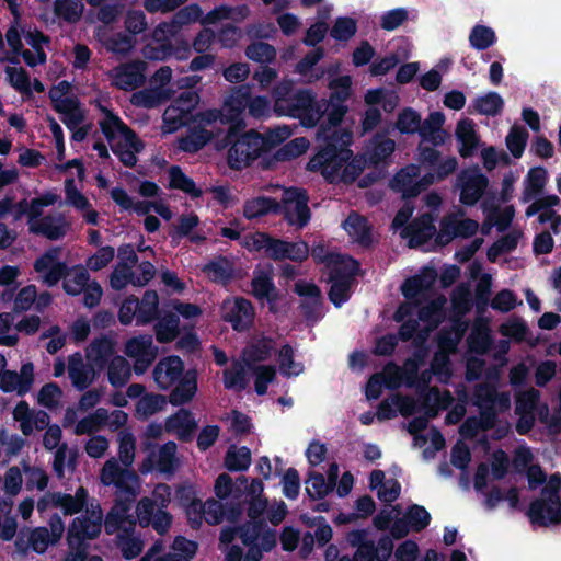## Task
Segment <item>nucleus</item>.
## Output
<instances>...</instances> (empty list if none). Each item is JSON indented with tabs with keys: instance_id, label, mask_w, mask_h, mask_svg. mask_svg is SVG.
<instances>
[{
	"instance_id": "obj_1",
	"label": "nucleus",
	"mask_w": 561,
	"mask_h": 561,
	"mask_svg": "<svg viewBox=\"0 0 561 561\" xmlns=\"http://www.w3.org/2000/svg\"><path fill=\"white\" fill-rule=\"evenodd\" d=\"M319 112L323 118L317 125L319 150L307 163V170L319 171L330 184H352L364 171V162L350 149L353 131L341 127L348 107L320 101Z\"/></svg>"
},
{
	"instance_id": "obj_2",
	"label": "nucleus",
	"mask_w": 561,
	"mask_h": 561,
	"mask_svg": "<svg viewBox=\"0 0 561 561\" xmlns=\"http://www.w3.org/2000/svg\"><path fill=\"white\" fill-rule=\"evenodd\" d=\"M61 249L51 247L33 263V268L41 274L42 283L48 287L56 286L61 279L62 288L69 296H79L90 283V274L82 265L72 267L60 261Z\"/></svg>"
},
{
	"instance_id": "obj_3",
	"label": "nucleus",
	"mask_w": 561,
	"mask_h": 561,
	"mask_svg": "<svg viewBox=\"0 0 561 561\" xmlns=\"http://www.w3.org/2000/svg\"><path fill=\"white\" fill-rule=\"evenodd\" d=\"M245 127H227L215 147L217 150L228 148L227 163L230 169L241 171L251 165L262 156L260 145L262 144L261 133L251 129L244 131Z\"/></svg>"
},
{
	"instance_id": "obj_4",
	"label": "nucleus",
	"mask_w": 561,
	"mask_h": 561,
	"mask_svg": "<svg viewBox=\"0 0 561 561\" xmlns=\"http://www.w3.org/2000/svg\"><path fill=\"white\" fill-rule=\"evenodd\" d=\"M250 94L248 84L236 87L225 98L221 107L204 110L198 117L205 124H219L220 127H245L242 114L248 108Z\"/></svg>"
},
{
	"instance_id": "obj_5",
	"label": "nucleus",
	"mask_w": 561,
	"mask_h": 561,
	"mask_svg": "<svg viewBox=\"0 0 561 561\" xmlns=\"http://www.w3.org/2000/svg\"><path fill=\"white\" fill-rule=\"evenodd\" d=\"M320 100L310 89H298L278 116L298 118L304 127H316L321 121Z\"/></svg>"
},
{
	"instance_id": "obj_6",
	"label": "nucleus",
	"mask_w": 561,
	"mask_h": 561,
	"mask_svg": "<svg viewBox=\"0 0 561 561\" xmlns=\"http://www.w3.org/2000/svg\"><path fill=\"white\" fill-rule=\"evenodd\" d=\"M198 103L199 95L197 92L192 90L182 91L167 107L163 114L164 123L171 125L173 129L188 126L192 123H203L198 117L203 111L194 112Z\"/></svg>"
},
{
	"instance_id": "obj_7",
	"label": "nucleus",
	"mask_w": 561,
	"mask_h": 561,
	"mask_svg": "<svg viewBox=\"0 0 561 561\" xmlns=\"http://www.w3.org/2000/svg\"><path fill=\"white\" fill-rule=\"evenodd\" d=\"M103 512L98 503L87 508V515L75 517L69 525L67 542L70 548L81 546L87 539H95L102 531Z\"/></svg>"
},
{
	"instance_id": "obj_8",
	"label": "nucleus",
	"mask_w": 561,
	"mask_h": 561,
	"mask_svg": "<svg viewBox=\"0 0 561 561\" xmlns=\"http://www.w3.org/2000/svg\"><path fill=\"white\" fill-rule=\"evenodd\" d=\"M308 203L309 195L306 190L290 187L283 194L280 214L284 215V219L288 225L304 228L309 224L311 218Z\"/></svg>"
},
{
	"instance_id": "obj_9",
	"label": "nucleus",
	"mask_w": 561,
	"mask_h": 561,
	"mask_svg": "<svg viewBox=\"0 0 561 561\" xmlns=\"http://www.w3.org/2000/svg\"><path fill=\"white\" fill-rule=\"evenodd\" d=\"M357 268L358 262L347 257V264L335 266V268L330 271L329 280L331 282V287L328 296L334 307L340 308L351 298V287Z\"/></svg>"
},
{
	"instance_id": "obj_10",
	"label": "nucleus",
	"mask_w": 561,
	"mask_h": 561,
	"mask_svg": "<svg viewBox=\"0 0 561 561\" xmlns=\"http://www.w3.org/2000/svg\"><path fill=\"white\" fill-rule=\"evenodd\" d=\"M220 314L222 321L230 323L234 331L245 332L253 325L255 311L249 299L233 297L224 300Z\"/></svg>"
},
{
	"instance_id": "obj_11",
	"label": "nucleus",
	"mask_w": 561,
	"mask_h": 561,
	"mask_svg": "<svg viewBox=\"0 0 561 561\" xmlns=\"http://www.w3.org/2000/svg\"><path fill=\"white\" fill-rule=\"evenodd\" d=\"M102 482L104 485H114L121 494L122 499H130L131 502L136 497V489L133 483L137 482L138 476L127 468H122L114 458L107 460L102 469Z\"/></svg>"
},
{
	"instance_id": "obj_12",
	"label": "nucleus",
	"mask_w": 561,
	"mask_h": 561,
	"mask_svg": "<svg viewBox=\"0 0 561 561\" xmlns=\"http://www.w3.org/2000/svg\"><path fill=\"white\" fill-rule=\"evenodd\" d=\"M190 126L185 136L178 139L179 150L186 153H197L213 140H218L222 134L219 124L195 123Z\"/></svg>"
},
{
	"instance_id": "obj_13",
	"label": "nucleus",
	"mask_w": 561,
	"mask_h": 561,
	"mask_svg": "<svg viewBox=\"0 0 561 561\" xmlns=\"http://www.w3.org/2000/svg\"><path fill=\"white\" fill-rule=\"evenodd\" d=\"M457 180L461 188L460 202L466 206L476 205L489 186L488 176L481 172L478 165L462 170Z\"/></svg>"
},
{
	"instance_id": "obj_14",
	"label": "nucleus",
	"mask_w": 561,
	"mask_h": 561,
	"mask_svg": "<svg viewBox=\"0 0 561 561\" xmlns=\"http://www.w3.org/2000/svg\"><path fill=\"white\" fill-rule=\"evenodd\" d=\"M286 240L275 238L267 232L256 231L244 238L243 247L249 251L261 252L264 256L275 262L285 260Z\"/></svg>"
},
{
	"instance_id": "obj_15",
	"label": "nucleus",
	"mask_w": 561,
	"mask_h": 561,
	"mask_svg": "<svg viewBox=\"0 0 561 561\" xmlns=\"http://www.w3.org/2000/svg\"><path fill=\"white\" fill-rule=\"evenodd\" d=\"M436 234V227L432 214L425 213L414 218L401 231V237L408 239L411 249L427 243Z\"/></svg>"
},
{
	"instance_id": "obj_16",
	"label": "nucleus",
	"mask_w": 561,
	"mask_h": 561,
	"mask_svg": "<svg viewBox=\"0 0 561 561\" xmlns=\"http://www.w3.org/2000/svg\"><path fill=\"white\" fill-rule=\"evenodd\" d=\"M197 428L198 422L193 412L185 408L179 409L168 416L164 422V431L169 434H175L182 443L192 442Z\"/></svg>"
},
{
	"instance_id": "obj_17",
	"label": "nucleus",
	"mask_w": 561,
	"mask_h": 561,
	"mask_svg": "<svg viewBox=\"0 0 561 561\" xmlns=\"http://www.w3.org/2000/svg\"><path fill=\"white\" fill-rule=\"evenodd\" d=\"M184 374V362L178 355H171L157 363L152 377L160 389L168 390Z\"/></svg>"
},
{
	"instance_id": "obj_18",
	"label": "nucleus",
	"mask_w": 561,
	"mask_h": 561,
	"mask_svg": "<svg viewBox=\"0 0 561 561\" xmlns=\"http://www.w3.org/2000/svg\"><path fill=\"white\" fill-rule=\"evenodd\" d=\"M34 382V366L31 362L21 367L20 374L15 370H5L0 378V389L10 393L16 390L18 394L23 397L30 390Z\"/></svg>"
},
{
	"instance_id": "obj_19",
	"label": "nucleus",
	"mask_w": 561,
	"mask_h": 561,
	"mask_svg": "<svg viewBox=\"0 0 561 561\" xmlns=\"http://www.w3.org/2000/svg\"><path fill=\"white\" fill-rule=\"evenodd\" d=\"M96 367L88 362L84 363L80 353H75L68 359V375L72 386L78 391H83L93 383L98 375Z\"/></svg>"
},
{
	"instance_id": "obj_20",
	"label": "nucleus",
	"mask_w": 561,
	"mask_h": 561,
	"mask_svg": "<svg viewBox=\"0 0 561 561\" xmlns=\"http://www.w3.org/2000/svg\"><path fill=\"white\" fill-rule=\"evenodd\" d=\"M394 545L388 535H382L377 543L367 541L355 549L352 559L354 561H389L393 553Z\"/></svg>"
},
{
	"instance_id": "obj_21",
	"label": "nucleus",
	"mask_w": 561,
	"mask_h": 561,
	"mask_svg": "<svg viewBox=\"0 0 561 561\" xmlns=\"http://www.w3.org/2000/svg\"><path fill=\"white\" fill-rule=\"evenodd\" d=\"M436 279V270L434 267H424L421 274L411 276L403 282L401 291L407 299H416L430 293Z\"/></svg>"
},
{
	"instance_id": "obj_22",
	"label": "nucleus",
	"mask_w": 561,
	"mask_h": 561,
	"mask_svg": "<svg viewBox=\"0 0 561 561\" xmlns=\"http://www.w3.org/2000/svg\"><path fill=\"white\" fill-rule=\"evenodd\" d=\"M527 516L533 525L540 527L561 524V503L548 505L545 500H534L528 506Z\"/></svg>"
},
{
	"instance_id": "obj_23",
	"label": "nucleus",
	"mask_w": 561,
	"mask_h": 561,
	"mask_svg": "<svg viewBox=\"0 0 561 561\" xmlns=\"http://www.w3.org/2000/svg\"><path fill=\"white\" fill-rule=\"evenodd\" d=\"M181 28V25L175 24L174 16H172L169 22H161L158 24L152 32V38L159 44L157 47L152 48L154 54L149 57L153 59H165L173 55L174 47L169 38L174 36Z\"/></svg>"
},
{
	"instance_id": "obj_24",
	"label": "nucleus",
	"mask_w": 561,
	"mask_h": 561,
	"mask_svg": "<svg viewBox=\"0 0 561 561\" xmlns=\"http://www.w3.org/2000/svg\"><path fill=\"white\" fill-rule=\"evenodd\" d=\"M394 140L387 137V133H376L367 147L365 159H362L364 164L367 162L370 165L377 167L385 162L394 152Z\"/></svg>"
},
{
	"instance_id": "obj_25",
	"label": "nucleus",
	"mask_w": 561,
	"mask_h": 561,
	"mask_svg": "<svg viewBox=\"0 0 561 561\" xmlns=\"http://www.w3.org/2000/svg\"><path fill=\"white\" fill-rule=\"evenodd\" d=\"M95 107L104 114V118L100 121L99 125L108 142L116 138V133H124L129 136L128 138L136 139V133L117 114L103 105L101 101H95Z\"/></svg>"
},
{
	"instance_id": "obj_26",
	"label": "nucleus",
	"mask_w": 561,
	"mask_h": 561,
	"mask_svg": "<svg viewBox=\"0 0 561 561\" xmlns=\"http://www.w3.org/2000/svg\"><path fill=\"white\" fill-rule=\"evenodd\" d=\"M420 176V167L409 164L402 168L390 181V187L401 193L405 198L416 197L420 194L417 188V178Z\"/></svg>"
},
{
	"instance_id": "obj_27",
	"label": "nucleus",
	"mask_w": 561,
	"mask_h": 561,
	"mask_svg": "<svg viewBox=\"0 0 561 561\" xmlns=\"http://www.w3.org/2000/svg\"><path fill=\"white\" fill-rule=\"evenodd\" d=\"M145 62L144 61H130L124 66L117 68L115 76V85L124 91H131L145 82Z\"/></svg>"
},
{
	"instance_id": "obj_28",
	"label": "nucleus",
	"mask_w": 561,
	"mask_h": 561,
	"mask_svg": "<svg viewBox=\"0 0 561 561\" xmlns=\"http://www.w3.org/2000/svg\"><path fill=\"white\" fill-rule=\"evenodd\" d=\"M175 387L169 394V402L174 405H183L192 401L197 391V371L196 369H188L185 374L174 383Z\"/></svg>"
},
{
	"instance_id": "obj_29",
	"label": "nucleus",
	"mask_w": 561,
	"mask_h": 561,
	"mask_svg": "<svg viewBox=\"0 0 561 561\" xmlns=\"http://www.w3.org/2000/svg\"><path fill=\"white\" fill-rule=\"evenodd\" d=\"M455 134L457 141L460 144L458 149L459 154L465 159L472 157L480 142L479 136L474 129V123L469 118L459 121Z\"/></svg>"
},
{
	"instance_id": "obj_30",
	"label": "nucleus",
	"mask_w": 561,
	"mask_h": 561,
	"mask_svg": "<svg viewBox=\"0 0 561 561\" xmlns=\"http://www.w3.org/2000/svg\"><path fill=\"white\" fill-rule=\"evenodd\" d=\"M250 285L251 294L259 301H264L266 298L273 300L276 294L279 293L273 279L272 267L268 271H264L256 266Z\"/></svg>"
},
{
	"instance_id": "obj_31",
	"label": "nucleus",
	"mask_w": 561,
	"mask_h": 561,
	"mask_svg": "<svg viewBox=\"0 0 561 561\" xmlns=\"http://www.w3.org/2000/svg\"><path fill=\"white\" fill-rule=\"evenodd\" d=\"M133 503L130 499L116 496L113 506L107 512L104 519V529L107 535H114L122 529L124 523L128 520Z\"/></svg>"
},
{
	"instance_id": "obj_32",
	"label": "nucleus",
	"mask_w": 561,
	"mask_h": 561,
	"mask_svg": "<svg viewBox=\"0 0 561 561\" xmlns=\"http://www.w3.org/2000/svg\"><path fill=\"white\" fill-rule=\"evenodd\" d=\"M113 357L114 344L106 336L95 339L87 348V359L96 367L98 371L104 370Z\"/></svg>"
},
{
	"instance_id": "obj_33",
	"label": "nucleus",
	"mask_w": 561,
	"mask_h": 561,
	"mask_svg": "<svg viewBox=\"0 0 561 561\" xmlns=\"http://www.w3.org/2000/svg\"><path fill=\"white\" fill-rule=\"evenodd\" d=\"M125 139V144L117 142L111 146L113 153L118 160L127 168H133L137 163V153H140L145 148V142L136 134V139L128 138L129 136L124 133H116Z\"/></svg>"
},
{
	"instance_id": "obj_34",
	"label": "nucleus",
	"mask_w": 561,
	"mask_h": 561,
	"mask_svg": "<svg viewBox=\"0 0 561 561\" xmlns=\"http://www.w3.org/2000/svg\"><path fill=\"white\" fill-rule=\"evenodd\" d=\"M282 205L275 198L270 196H257L244 202L243 216L249 219H256L268 214H280Z\"/></svg>"
},
{
	"instance_id": "obj_35",
	"label": "nucleus",
	"mask_w": 561,
	"mask_h": 561,
	"mask_svg": "<svg viewBox=\"0 0 561 561\" xmlns=\"http://www.w3.org/2000/svg\"><path fill=\"white\" fill-rule=\"evenodd\" d=\"M343 228L347 234L357 241L359 244L368 247L371 243V229L367 219L352 211L348 217L343 221Z\"/></svg>"
},
{
	"instance_id": "obj_36",
	"label": "nucleus",
	"mask_w": 561,
	"mask_h": 561,
	"mask_svg": "<svg viewBox=\"0 0 561 561\" xmlns=\"http://www.w3.org/2000/svg\"><path fill=\"white\" fill-rule=\"evenodd\" d=\"M273 350L274 340L271 337L263 336L252 342L242 352L247 367L252 368L253 364L267 360L271 357Z\"/></svg>"
},
{
	"instance_id": "obj_37",
	"label": "nucleus",
	"mask_w": 561,
	"mask_h": 561,
	"mask_svg": "<svg viewBox=\"0 0 561 561\" xmlns=\"http://www.w3.org/2000/svg\"><path fill=\"white\" fill-rule=\"evenodd\" d=\"M153 329L159 343L167 344L173 342L180 334V318L178 313H164L161 318H158Z\"/></svg>"
},
{
	"instance_id": "obj_38",
	"label": "nucleus",
	"mask_w": 561,
	"mask_h": 561,
	"mask_svg": "<svg viewBox=\"0 0 561 561\" xmlns=\"http://www.w3.org/2000/svg\"><path fill=\"white\" fill-rule=\"evenodd\" d=\"M159 318V297L154 290H146L141 300H138L136 323L145 325Z\"/></svg>"
},
{
	"instance_id": "obj_39",
	"label": "nucleus",
	"mask_w": 561,
	"mask_h": 561,
	"mask_svg": "<svg viewBox=\"0 0 561 561\" xmlns=\"http://www.w3.org/2000/svg\"><path fill=\"white\" fill-rule=\"evenodd\" d=\"M169 188L180 190L192 198H199L203 191L198 188L193 179L187 176L180 165H171L169 169Z\"/></svg>"
},
{
	"instance_id": "obj_40",
	"label": "nucleus",
	"mask_w": 561,
	"mask_h": 561,
	"mask_svg": "<svg viewBox=\"0 0 561 561\" xmlns=\"http://www.w3.org/2000/svg\"><path fill=\"white\" fill-rule=\"evenodd\" d=\"M171 99V90L165 88L144 89L133 94L131 102L146 108L157 107Z\"/></svg>"
},
{
	"instance_id": "obj_41",
	"label": "nucleus",
	"mask_w": 561,
	"mask_h": 561,
	"mask_svg": "<svg viewBox=\"0 0 561 561\" xmlns=\"http://www.w3.org/2000/svg\"><path fill=\"white\" fill-rule=\"evenodd\" d=\"M106 367L108 382L114 388H122L129 381L131 376L130 365L123 356H114Z\"/></svg>"
},
{
	"instance_id": "obj_42",
	"label": "nucleus",
	"mask_w": 561,
	"mask_h": 561,
	"mask_svg": "<svg viewBox=\"0 0 561 561\" xmlns=\"http://www.w3.org/2000/svg\"><path fill=\"white\" fill-rule=\"evenodd\" d=\"M225 467L231 472L245 471L251 465V450L247 446L231 445L224 458Z\"/></svg>"
},
{
	"instance_id": "obj_43",
	"label": "nucleus",
	"mask_w": 561,
	"mask_h": 561,
	"mask_svg": "<svg viewBox=\"0 0 561 561\" xmlns=\"http://www.w3.org/2000/svg\"><path fill=\"white\" fill-rule=\"evenodd\" d=\"M351 78L348 76H341L330 81L329 88L331 90L329 99H321L320 101L330 104L346 105V101L350 99L351 90Z\"/></svg>"
},
{
	"instance_id": "obj_44",
	"label": "nucleus",
	"mask_w": 561,
	"mask_h": 561,
	"mask_svg": "<svg viewBox=\"0 0 561 561\" xmlns=\"http://www.w3.org/2000/svg\"><path fill=\"white\" fill-rule=\"evenodd\" d=\"M306 484V492L311 500H322L334 489V481L327 482L324 476L316 471L309 472Z\"/></svg>"
},
{
	"instance_id": "obj_45",
	"label": "nucleus",
	"mask_w": 561,
	"mask_h": 561,
	"mask_svg": "<svg viewBox=\"0 0 561 561\" xmlns=\"http://www.w3.org/2000/svg\"><path fill=\"white\" fill-rule=\"evenodd\" d=\"M474 110L482 115L496 116L504 107V101L497 92H488L485 95L478 96L473 101Z\"/></svg>"
},
{
	"instance_id": "obj_46",
	"label": "nucleus",
	"mask_w": 561,
	"mask_h": 561,
	"mask_svg": "<svg viewBox=\"0 0 561 561\" xmlns=\"http://www.w3.org/2000/svg\"><path fill=\"white\" fill-rule=\"evenodd\" d=\"M203 271L216 283L227 284L233 278V268L230 262L224 256L207 263Z\"/></svg>"
},
{
	"instance_id": "obj_47",
	"label": "nucleus",
	"mask_w": 561,
	"mask_h": 561,
	"mask_svg": "<svg viewBox=\"0 0 561 561\" xmlns=\"http://www.w3.org/2000/svg\"><path fill=\"white\" fill-rule=\"evenodd\" d=\"M548 180L547 170L542 167L531 168L526 176V187H525V201H528L533 197L539 195L546 186Z\"/></svg>"
},
{
	"instance_id": "obj_48",
	"label": "nucleus",
	"mask_w": 561,
	"mask_h": 561,
	"mask_svg": "<svg viewBox=\"0 0 561 561\" xmlns=\"http://www.w3.org/2000/svg\"><path fill=\"white\" fill-rule=\"evenodd\" d=\"M309 148V141L305 137H297L279 149L273 156V160L277 162L290 161L304 154Z\"/></svg>"
},
{
	"instance_id": "obj_49",
	"label": "nucleus",
	"mask_w": 561,
	"mask_h": 561,
	"mask_svg": "<svg viewBox=\"0 0 561 561\" xmlns=\"http://www.w3.org/2000/svg\"><path fill=\"white\" fill-rule=\"evenodd\" d=\"M276 49L273 45L265 42H253L245 48V56L261 65L271 64L276 59Z\"/></svg>"
},
{
	"instance_id": "obj_50",
	"label": "nucleus",
	"mask_w": 561,
	"mask_h": 561,
	"mask_svg": "<svg viewBox=\"0 0 561 561\" xmlns=\"http://www.w3.org/2000/svg\"><path fill=\"white\" fill-rule=\"evenodd\" d=\"M528 137L529 134L525 127L518 125L511 127L505 138V142L514 158L519 159L523 156Z\"/></svg>"
},
{
	"instance_id": "obj_51",
	"label": "nucleus",
	"mask_w": 561,
	"mask_h": 561,
	"mask_svg": "<svg viewBox=\"0 0 561 561\" xmlns=\"http://www.w3.org/2000/svg\"><path fill=\"white\" fill-rule=\"evenodd\" d=\"M178 446L174 442L169 440L160 446L158 450L157 468L162 473H173L176 467Z\"/></svg>"
},
{
	"instance_id": "obj_52",
	"label": "nucleus",
	"mask_w": 561,
	"mask_h": 561,
	"mask_svg": "<svg viewBox=\"0 0 561 561\" xmlns=\"http://www.w3.org/2000/svg\"><path fill=\"white\" fill-rule=\"evenodd\" d=\"M83 11V4L75 0H55V14L68 23H77Z\"/></svg>"
},
{
	"instance_id": "obj_53",
	"label": "nucleus",
	"mask_w": 561,
	"mask_h": 561,
	"mask_svg": "<svg viewBox=\"0 0 561 561\" xmlns=\"http://www.w3.org/2000/svg\"><path fill=\"white\" fill-rule=\"evenodd\" d=\"M30 231L35 234H42L49 240L61 239L66 231L61 225L55 222V218L51 216H45L41 220L31 225Z\"/></svg>"
},
{
	"instance_id": "obj_54",
	"label": "nucleus",
	"mask_w": 561,
	"mask_h": 561,
	"mask_svg": "<svg viewBox=\"0 0 561 561\" xmlns=\"http://www.w3.org/2000/svg\"><path fill=\"white\" fill-rule=\"evenodd\" d=\"M222 382L228 390H244L248 385L244 366L240 362H233L230 368L224 370Z\"/></svg>"
},
{
	"instance_id": "obj_55",
	"label": "nucleus",
	"mask_w": 561,
	"mask_h": 561,
	"mask_svg": "<svg viewBox=\"0 0 561 561\" xmlns=\"http://www.w3.org/2000/svg\"><path fill=\"white\" fill-rule=\"evenodd\" d=\"M421 124V115L412 107H404L397 117L396 128L404 135L417 133Z\"/></svg>"
},
{
	"instance_id": "obj_56",
	"label": "nucleus",
	"mask_w": 561,
	"mask_h": 561,
	"mask_svg": "<svg viewBox=\"0 0 561 561\" xmlns=\"http://www.w3.org/2000/svg\"><path fill=\"white\" fill-rule=\"evenodd\" d=\"M293 134L290 127L277 126L275 128H271L266 130L264 134H261V139L263 140L260 145L262 153L270 151L271 149L277 147L287 140Z\"/></svg>"
},
{
	"instance_id": "obj_57",
	"label": "nucleus",
	"mask_w": 561,
	"mask_h": 561,
	"mask_svg": "<svg viewBox=\"0 0 561 561\" xmlns=\"http://www.w3.org/2000/svg\"><path fill=\"white\" fill-rule=\"evenodd\" d=\"M492 291V278L489 274H484L474 288V305L478 314H483L489 305H491L490 296Z\"/></svg>"
},
{
	"instance_id": "obj_58",
	"label": "nucleus",
	"mask_w": 561,
	"mask_h": 561,
	"mask_svg": "<svg viewBox=\"0 0 561 561\" xmlns=\"http://www.w3.org/2000/svg\"><path fill=\"white\" fill-rule=\"evenodd\" d=\"M496 41L495 32L484 25H476L470 32V45L477 50H485Z\"/></svg>"
},
{
	"instance_id": "obj_59",
	"label": "nucleus",
	"mask_w": 561,
	"mask_h": 561,
	"mask_svg": "<svg viewBox=\"0 0 561 561\" xmlns=\"http://www.w3.org/2000/svg\"><path fill=\"white\" fill-rule=\"evenodd\" d=\"M154 352H157V347L153 346L152 337L150 335L131 337L127 341L125 346V354L130 358L148 355Z\"/></svg>"
},
{
	"instance_id": "obj_60",
	"label": "nucleus",
	"mask_w": 561,
	"mask_h": 561,
	"mask_svg": "<svg viewBox=\"0 0 561 561\" xmlns=\"http://www.w3.org/2000/svg\"><path fill=\"white\" fill-rule=\"evenodd\" d=\"M357 32V22L350 16H340L335 20L330 35L336 41L346 42L351 39Z\"/></svg>"
},
{
	"instance_id": "obj_61",
	"label": "nucleus",
	"mask_w": 561,
	"mask_h": 561,
	"mask_svg": "<svg viewBox=\"0 0 561 561\" xmlns=\"http://www.w3.org/2000/svg\"><path fill=\"white\" fill-rule=\"evenodd\" d=\"M410 527L413 531L420 533L424 530L431 523V514L426 508L419 504H412L407 508L404 514Z\"/></svg>"
},
{
	"instance_id": "obj_62",
	"label": "nucleus",
	"mask_w": 561,
	"mask_h": 561,
	"mask_svg": "<svg viewBox=\"0 0 561 561\" xmlns=\"http://www.w3.org/2000/svg\"><path fill=\"white\" fill-rule=\"evenodd\" d=\"M255 375L254 389L259 396L267 392L268 385L276 377V368L272 365H259L251 368Z\"/></svg>"
},
{
	"instance_id": "obj_63",
	"label": "nucleus",
	"mask_w": 561,
	"mask_h": 561,
	"mask_svg": "<svg viewBox=\"0 0 561 561\" xmlns=\"http://www.w3.org/2000/svg\"><path fill=\"white\" fill-rule=\"evenodd\" d=\"M316 263H323L328 267L343 266L347 264L345 256L340 253L330 252L325 245L317 244L310 252Z\"/></svg>"
},
{
	"instance_id": "obj_64",
	"label": "nucleus",
	"mask_w": 561,
	"mask_h": 561,
	"mask_svg": "<svg viewBox=\"0 0 561 561\" xmlns=\"http://www.w3.org/2000/svg\"><path fill=\"white\" fill-rule=\"evenodd\" d=\"M266 528L264 519H250L238 527L239 537L243 545L257 543V540Z\"/></svg>"
}]
</instances>
